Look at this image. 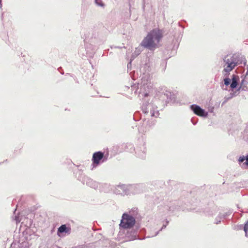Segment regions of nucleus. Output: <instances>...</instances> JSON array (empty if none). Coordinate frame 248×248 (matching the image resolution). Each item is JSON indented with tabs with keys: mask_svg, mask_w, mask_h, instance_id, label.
<instances>
[{
	"mask_svg": "<svg viewBox=\"0 0 248 248\" xmlns=\"http://www.w3.org/2000/svg\"><path fill=\"white\" fill-rule=\"evenodd\" d=\"M140 186L139 185H125L122 184L117 186L114 192L117 194L124 195L137 194L140 192Z\"/></svg>",
	"mask_w": 248,
	"mask_h": 248,
	"instance_id": "1",
	"label": "nucleus"
},
{
	"mask_svg": "<svg viewBox=\"0 0 248 248\" xmlns=\"http://www.w3.org/2000/svg\"><path fill=\"white\" fill-rule=\"evenodd\" d=\"M224 71L229 73L239 64V60L236 54L227 55L224 58Z\"/></svg>",
	"mask_w": 248,
	"mask_h": 248,
	"instance_id": "2",
	"label": "nucleus"
},
{
	"mask_svg": "<svg viewBox=\"0 0 248 248\" xmlns=\"http://www.w3.org/2000/svg\"><path fill=\"white\" fill-rule=\"evenodd\" d=\"M155 30H153L149 32L146 37L140 43L141 46L152 50L155 46Z\"/></svg>",
	"mask_w": 248,
	"mask_h": 248,
	"instance_id": "3",
	"label": "nucleus"
},
{
	"mask_svg": "<svg viewBox=\"0 0 248 248\" xmlns=\"http://www.w3.org/2000/svg\"><path fill=\"white\" fill-rule=\"evenodd\" d=\"M135 224V218L131 215L124 213L122 217L120 226L124 229H130Z\"/></svg>",
	"mask_w": 248,
	"mask_h": 248,
	"instance_id": "4",
	"label": "nucleus"
},
{
	"mask_svg": "<svg viewBox=\"0 0 248 248\" xmlns=\"http://www.w3.org/2000/svg\"><path fill=\"white\" fill-rule=\"evenodd\" d=\"M92 160L93 166L96 167L100 163L105 162L107 160V158L104 157L103 153L99 151L93 154Z\"/></svg>",
	"mask_w": 248,
	"mask_h": 248,
	"instance_id": "5",
	"label": "nucleus"
},
{
	"mask_svg": "<svg viewBox=\"0 0 248 248\" xmlns=\"http://www.w3.org/2000/svg\"><path fill=\"white\" fill-rule=\"evenodd\" d=\"M82 183L83 184H85L87 186L94 189L97 188L98 186L97 182L87 176L84 177V179L82 180Z\"/></svg>",
	"mask_w": 248,
	"mask_h": 248,
	"instance_id": "6",
	"label": "nucleus"
},
{
	"mask_svg": "<svg viewBox=\"0 0 248 248\" xmlns=\"http://www.w3.org/2000/svg\"><path fill=\"white\" fill-rule=\"evenodd\" d=\"M191 108L193 110L194 113L199 116H206L207 115V113H205L204 110L201 108L198 105H192L191 106Z\"/></svg>",
	"mask_w": 248,
	"mask_h": 248,
	"instance_id": "7",
	"label": "nucleus"
},
{
	"mask_svg": "<svg viewBox=\"0 0 248 248\" xmlns=\"http://www.w3.org/2000/svg\"><path fill=\"white\" fill-rule=\"evenodd\" d=\"M141 84H142V88L146 90V88L148 89L149 91L153 87V84L151 82V78H146V77H143L141 78Z\"/></svg>",
	"mask_w": 248,
	"mask_h": 248,
	"instance_id": "8",
	"label": "nucleus"
},
{
	"mask_svg": "<svg viewBox=\"0 0 248 248\" xmlns=\"http://www.w3.org/2000/svg\"><path fill=\"white\" fill-rule=\"evenodd\" d=\"M126 237L129 241H133L137 238V232L136 230L128 231L126 234Z\"/></svg>",
	"mask_w": 248,
	"mask_h": 248,
	"instance_id": "9",
	"label": "nucleus"
},
{
	"mask_svg": "<svg viewBox=\"0 0 248 248\" xmlns=\"http://www.w3.org/2000/svg\"><path fill=\"white\" fill-rule=\"evenodd\" d=\"M71 229L70 228L67 227L66 225H61L58 230V234L59 233H70Z\"/></svg>",
	"mask_w": 248,
	"mask_h": 248,
	"instance_id": "10",
	"label": "nucleus"
},
{
	"mask_svg": "<svg viewBox=\"0 0 248 248\" xmlns=\"http://www.w3.org/2000/svg\"><path fill=\"white\" fill-rule=\"evenodd\" d=\"M163 35V31L161 30H158L156 31V40L159 42Z\"/></svg>",
	"mask_w": 248,
	"mask_h": 248,
	"instance_id": "11",
	"label": "nucleus"
},
{
	"mask_svg": "<svg viewBox=\"0 0 248 248\" xmlns=\"http://www.w3.org/2000/svg\"><path fill=\"white\" fill-rule=\"evenodd\" d=\"M143 151H138L137 150L136 152V153L137 154V155L140 158H144L145 157V151L144 150V148H143Z\"/></svg>",
	"mask_w": 248,
	"mask_h": 248,
	"instance_id": "12",
	"label": "nucleus"
},
{
	"mask_svg": "<svg viewBox=\"0 0 248 248\" xmlns=\"http://www.w3.org/2000/svg\"><path fill=\"white\" fill-rule=\"evenodd\" d=\"M151 107H152V105L151 104H149L148 105V108H143V111L145 113H146L148 112V109L150 108L151 110V111H150L151 115L152 117H153L154 116L155 111L154 109H153V110L151 109Z\"/></svg>",
	"mask_w": 248,
	"mask_h": 248,
	"instance_id": "13",
	"label": "nucleus"
},
{
	"mask_svg": "<svg viewBox=\"0 0 248 248\" xmlns=\"http://www.w3.org/2000/svg\"><path fill=\"white\" fill-rule=\"evenodd\" d=\"M141 51L142 50L141 49L140 47L136 48L134 53L132 55V58H133V59H134L136 57H137L138 55H139Z\"/></svg>",
	"mask_w": 248,
	"mask_h": 248,
	"instance_id": "14",
	"label": "nucleus"
},
{
	"mask_svg": "<svg viewBox=\"0 0 248 248\" xmlns=\"http://www.w3.org/2000/svg\"><path fill=\"white\" fill-rule=\"evenodd\" d=\"M94 2L96 6L104 8L105 4L103 2L102 0H94Z\"/></svg>",
	"mask_w": 248,
	"mask_h": 248,
	"instance_id": "15",
	"label": "nucleus"
},
{
	"mask_svg": "<svg viewBox=\"0 0 248 248\" xmlns=\"http://www.w3.org/2000/svg\"><path fill=\"white\" fill-rule=\"evenodd\" d=\"M237 81L236 78L233 77L232 78V82L231 84V87L232 89H234V88H236L237 85Z\"/></svg>",
	"mask_w": 248,
	"mask_h": 248,
	"instance_id": "16",
	"label": "nucleus"
},
{
	"mask_svg": "<svg viewBox=\"0 0 248 248\" xmlns=\"http://www.w3.org/2000/svg\"><path fill=\"white\" fill-rule=\"evenodd\" d=\"M224 81L226 85H229L230 84L231 80L230 78H225L224 79Z\"/></svg>",
	"mask_w": 248,
	"mask_h": 248,
	"instance_id": "17",
	"label": "nucleus"
},
{
	"mask_svg": "<svg viewBox=\"0 0 248 248\" xmlns=\"http://www.w3.org/2000/svg\"><path fill=\"white\" fill-rule=\"evenodd\" d=\"M244 230L246 233L248 232V222H246V223L244 225Z\"/></svg>",
	"mask_w": 248,
	"mask_h": 248,
	"instance_id": "18",
	"label": "nucleus"
},
{
	"mask_svg": "<svg viewBox=\"0 0 248 248\" xmlns=\"http://www.w3.org/2000/svg\"><path fill=\"white\" fill-rule=\"evenodd\" d=\"M244 160H245V156H240V157L239 158V161L240 162H243V161H244Z\"/></svg>",
	"mask_w": 248,
	"mask_h": 248,
	"instance_id": "19",
	"label": "nucleus"
},
{
	"mask_svg": "<svg viewBox=\"0 0 248 248\" xmlns=\"http://www.w3.org/2000/svg\"><path fill=\"white\" fill-rule=\"evenodd\" d=\"M142 96H144V97H146L147 96H148L149 95V93H140Z\"/></svg>",
	"mask_w": 248,
	"mask_h": 248,
	"instance_id": "20",
	"label": "nucleus"
},
{
	"mask_svg": "<svg viewBox=\"0 0 248 248\" xmlns=\"http://www.w3.org/2000/svg\"><path fill=\"white\" fill-rule=\"evenodd\" d=\"M134 59H133V58H131L130 59V61L127 64V67L128 68H129L130 66H131V62H132V61Z\"/></svg>",
	"mask_w": 248,
	"mask_h": 248,
	"instance_id": "21",
	"label": "nucleus"
},
{
	"mask_svg": "<svg viewBox=\"0 0 248 248\" xmlns=\"http://www.w3.org/2000/svg\"><path fill=\"white\" fill-rule=\"evenodd\" d=\"M246 160V161L245 162V164H246V165L248 166V155H247Z\"/></svg>",
	"mask_w": 248,
	"mask_h": 248,
	"instance_id": "22",
	"label": "nucleus"
},
{
	"mask_svg": "<svg viewBox=\"0 0 248 248\" xmlns=\"http://www.w3.org/2000/svg\"><path fill=\"white\" fill-rule=\"evenodd\" d=\"M2 4H1V0H0V8H1Z\"/></svg>",
	"mask_w": 248,
	"mask_h": 248,
	"instance_id": "23",
	"label": "nucleus"
}]
</instances>
